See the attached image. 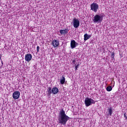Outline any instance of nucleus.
<instances>
[{"label":"nucleus","instance_id":"22","mask_svg":"<svg viewBox=\"0 0 127 127\" xmlns=\"http://www.w3.org/2000/svg\"><path fill=\"white\" fill-rule=\"evenodd\" d=\"M0 60H1V57H0Z\"/></svg>","mask_w":127,"mask_h":127},{"label":"nucleus","instance_id":"17","mask_svg":"<svg viewBox=\"0 0 127 127\" xmlns=\"http://www.w3.org/2000/svg\"><path fill=\"white\" fill-rule=\"evenodd\" d=\"M111 58H112V60L115 61V52H112L111 53Z\"/></svg>","mask_w":127,"mask_h":127},{"label":"nucleus","instance_id":"24","mask_svg":"<svg viewBox=\"0 0 127 127\" xmlns=\"http://www.w3.org/2000/svg\"><path fill=\"white\" fill-rule=\"evenodd\" d=\"M126 120H127V119Z\"/></svg>","mask_w":127,"mask_h":127},{"label":"nucleus","instance_id":"14","mask_svg":"<svg viewBox=\"0 0 127 127\" xmlns=\"http://www.w3.org/2000/svg\"><path fill=\"white\" fill-rule=\"evenodd\" d=\"M47 92L48 96H50V94L52 93V90H51V87H48Z\"/></svg>","mask_w":127,"mask_h":127},{"label":"nucleus","instance_id":"20","mask_svg":"<svg viewBox=\"0 0 127 127\" xmlns=\"http://www.w3.org/2000/svg\"><path fill=\"white\" fill-rule=\"evenodd\" d=\"M126 115H127V113H124V118L126 119V120H127V118Z\"/></svg>","mask_w":127,"mask_h":127},{"label":"nucleus","instance_id":"19","mask_svg":"<svg viewBox=\"0 0 127 127\" xmlns=\"http://www.w3.org/2000/svg\"><path fill=\"white\" fill-rule=\"evenodd\" d=\"M39 49H40V47L39 46L37 47V53H38L39 52Z\"/></svg>","mask_w":127,"mask_h":127},{"label":"nucleus","instance_id":"5","mask_svg":"<svg viewBox=\"0 0 127 127\" xmlns=\"http://www.w3.org/2000/svg\"><path fill=\"white\" fill-rule=\"evenodd\" d=\"M13 99L14 100H18L19 97H20V92L18 91H16L13 92L12 95Z\"/></svg>","mask_w":127,"mask_h":127},{"label":"nucleus","instance_id":"8","mask_svg":"<svg viewBox=\"0 0 127 127\" xmlns=\"http://www.w3.org/2000/svg\"><path fill=\"white\" fill-rule=\"evenodd\" d=\"M52 45L55 48L58 47L60 45L59 40H54L52 42Z\"/></svg>","mask_w":127,"mask_h":127},{"label":"nucleus","instance_id":"3","mask_svg":"<svg viewBox=\"0 0 127 127\" xmlns=\"http://www.w3.org/2000/svg\"><path fill=\"white\" fill-rule=\"evenodd\" d=\"M105 16V14H103L101 16H100V15H95L94 17L93 22H102L103 21V18Z\"/></svg>","mask_w":127,"mask_h":127},{"label":"nucleus","instance_id":"1","mask_svg":"<svg viewBox=\"0 0 127 127\" xmlns=\"http://www.w3.org/2000/svg\"><path fill=\"white\" fill-rule=\"evenodd\" d=\"M70 120V118L65 114L64 110L62 109L60 111V116L58 118L59 124H61L63 126H66L67 122Z\"/></svg>","mask_w":127,"mask_h":127},{"label":"nucleus","instance_id":"6","mask_svg":"<svg viewBox=\"0 0 127 127\" xmlns=\"http://www.w3.org/2000/svg\"><path fill=\"white\" fill-rule=\"evenodd\" d=\"M73 21V27H74V28H78V27H79V26H80V21L76 18H74Z\"/></svg>","mask_w":127,"mask_h":127},{"label":"nucleus","instance_id":"23","mask_svg":"<svg viewBox=\"0 0 127 127\" xmlns=\"http://www.w3.org/2000/svg\"><path fill=\"white\" fill-rule=\"evenodd\" d=\"M1 64H3V63L2 62V61L1 62Z\"/></svg>","mask_w":127,"mask_h":127},{"label":"nucleus","instance_id":"15","mask_svg":"<svg viewBox=\"0 0 127 127\" xmlns=\"http://www.w3.org/2000/svg\"><path fill=\"white\" fill-rule=\"evenodd\" d=\"M112 113L113 110L112 109V107H110V109H108V115H109V116H112Z\"/></svg>","mask_w":127,"mask_h":127},{"label":"nucleus","instance_id":"12","mask_svg":"<svg viewBox=\"0 0 127 127\" xmlns=\"http://www.w3.org/2000/svg\"><path fill=\"white\" fill-rule=\"evenodd\" d=\"M91 38V35H88V34H85L84 35V41H86L88 39H90Z\"/></svg>","mask_w":127,"mask_h":127},{"label":"nucleus","instance_id":"16","mask_svg":"<svg viewBox=\"0 0 127 127\" xmlns=\"http://www.w3.org/2000/svg\"><path fill=\"white\" fill-rule=\"evenodd\" d=\"M112 90H113V88H112V86H108V87L106 88V90H107L108 92H111V91H112Z\"/></svg>","mask_w":127,"mask_h":127},{"label":"nucleus","instance_id":"9","mask_svg":"<svg viewBox=\"0 0 127 127\" xmlns=\"http://www.w3.org/2000/svg\"><path fill=\"white\" fill-rule=\"evenodd\" d=\"M78 45L77 43H76V41L75 40H71L70 42V47L71 49H74V48H75L76 45Z\"/></svg>","mask_w":127,"mask_h":127},{"label":"nucleus","instance_id":"18","mask_svg":"<svg viewBox=\"0 0 127 127\" xmlns=\"http://www.w3.org/2000/svg\"><path fill=\"white\" fill-rule=\"evenodd\" d=\"M75 71H77V70H78V67L80 66V64L78 63L77 64H75Z\"/></svg>","mask_w":127,"mask_h":127},{"label":"nucleus","instance_id":"2","mask_svg":"<svg viewBox=\"0 0 127 127\" xmlns=\"http://www.w3.org/2000/svg\"><path fill=\"white\" fill-rule=\"evenodd\" d=\"M96 101L92 98H86L85 99V104L86 107H89L92 105V104H95Z\"/></svg>","mask_w":127,"mask_h":127},{"label":"nucleus","instance_id":"11","mask_svg":"<svg viewBox=\"0 0 127 127\" xmlns=\"http://www.w3.org/2000/svg\"><path fill=\"white\" fill-rule=\"evenodd\" d=\"M60 32L61 34L63 35V34H67L68 32H69V29H65L64 30H61L60 31Z\"/></svg>","mask_w":127,"mask_h":127},{"label":"nucleus","instance_id":"4","mask_svg":"<svg viewBox=\"0 0 127 127\" xmlns=\"http://www.w3.org/2000/svg\"><path fill=\"white\" fill-rule=\"evenodd\" d=\"M91 10L94 11L95 12H97L98 11V9H99V4L96 2H93L90 5Z\"/></svg>","mask_w":127,"mask_h":127},{"label":"nucleus","instance_id":"7","mask_svg":"<svg viewBox=\"0 0 127 127\" xmlns=\"http://www.w3.org/2000/svg\"><path fill=\"white\" fill-rule=\"evenodd\" d=\"M32 59V55L30 54H27L25 56V60L26 62H30Z\"/></svg>","mask_w":127,"mask_h":127},{"label":"nucleus","instance_id":"10","mask_svg":"<svg viewBox=\"0 0 127 127\" xmlns=\"http://www.w3.org/2000/svg\"><path fill=\"white\" fill-rule=\"evenodd\" d=\"M58 92H59V89L57 87H53L52 89V93L54 95H56Z\"/></svg>","mask_w":127,"mask_h":127},{"label":"nucleus","instance_id":"21","mask_svg":"<svg viewBox=\"0 0 127 127\" xmlns=\"http://www.w3.org/2000/svg\"><path fill=\"white\" fill-rule=\"evenodd\" d=\"M72 63H73V64H75L76 63V60H73L72 61Z\"/></svg>","mask_w":127,"mask_h":127},{"label":"nucleus","instance_id":"13","mask_svg":"<svg viewBox=\"0 0 127 127\" xmlns=\"http://www.w3.org/2000/svg\"><path fill=\"white\" fill-rule=\"evenodd\" d=\"M65 81H66V79H65V77L64 76H62V79H61V84L62 85H64V84L65 83Z\"/></svg>","mask_w":127,"mask_h":127}]
</instances>
